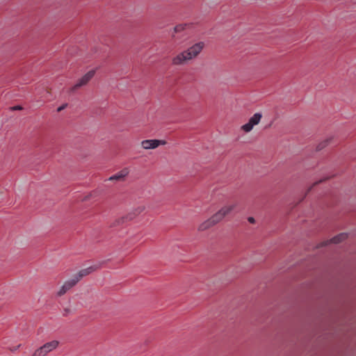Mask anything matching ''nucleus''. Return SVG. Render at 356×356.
Here are the masks:
<instances>
[{
	"label": "nucleus",
	"mask_w": 356,
	"mask_h": 356,
	"mask_svg": "<svg viewBox=\"0 0 356 356\" xmlns=\"http://www.w3.org/2000/svg\"><path fill=\"white\" fill-rule=\"evenodd\" d=\"M204 47V43L203 42L195 43L189 47L187 50L182 51L175 58H173L172 63L174 65H181L184 62L192 59L201 52Z\"/></svg>",
	"instance_id": "nucleus-1"
},
{
	"label": "nucleus",
	"mask_w": 356,
	"mask_h": 356,
	"mask_svg": "<svg viewBox=\"0 0 356 356\" xmlns=\"http://www.w3.org/2000/svg\"><path fill=\"white\" fill-rule=\"evenodd\" d=\"M235 208L234 204L222 207L218 211L214 213L210 218L202 222L198 227V230L204 231L209 227L215 225L223 219L225 216L229 214Z\"/></svg>",
	"instance_id": "nucleus-2"
},
{
	"label": "nucleus",
	"mask_w": 356,
	"mask_h": 356,
	"mask_svg": "<svg viewBox=\"0 0 356 356\" xmlns=\"http://www.w3.org/2000/svg\"><path fill=\"white\" fill-rule=\"evenodd\" d=\"M59 345V341L53 340L44 343L43 346L38 348L32 356H45L48 353L56 349Z\"/></svg>",
	"instance_id": "nucleus-3"
},
{
	"label": "nucleus",
	"mask_w": 356,
	"mask_h": 356,
	"mask_svg": "<svg viewBox=\"0 0 356 356\" xmlns=\"http://www.w3.org/2000/svg\"><path fill=\"white\" fill-rule=\"evenodd\" d=\"M144 207H138L133 212H131L126 216H122L115 220L113 223L112 226H118L123 225L125 222L132 220L134 219L138 215H139L144 210Z\"/></svg>",
	"instance_id": "nucleus-4"
},
{
	"label": "nucleus",
	"mask_w": 356,
	"mask_h": 356,
	"mask_svg": "<svg viewBox=\"0 0 356 356\" xmlns=\"http://www.w3.org/2000/svg\"><path fill=\"white\" fill-rule=\"evenodd\" d=\"M262 118L261 113H254L249 120V121L241 127V129L245 132H250L254 127L257 125Z\"/></svg>",
	"instance_id": "nucleus-5"
},
{
	"label": "nucleus",
	"mask_w": 356,
	"mask_h": 356,
	"mask_svg": "<svg viewBox=\"0 0 356 356\" xmlns=\"http://www.w3.org/2000/svg\"><path fill=\"white\" fill-rule=\"evenodd\" d=\"M167 142L164 140H144L142 141V146L145 149H152L158 147L159 145H164Z\"/></svg>",
	"instance_id": "nucleus-6"
},
{
	"label": "nucleus",
	"mask_w": 356,
	"mask_h": 356,
	"mask_svg": "<svg viewBox=\"0 0 356 356\" xmlns=\"http://www.w3.org/2000/svg\"><path fill=\"white\" fill-rule=\"evenodd\" d=\"M95 70H91L88 71L81 79H79L77 83L72 88V90H76L78 88H80L82 86L87 84L89 82V81L95 76Z\"/></svg>",
	"instance_id": "nucleus-7"
},
{
	"label": "nucleus",
	"mask_w": 356,
	"mask_h": 356,
	"mask_svg": "<svg viewBox=\"0 0 356 356\" xmlns=\"http://www.w3.org/2000/svg\"><path fill=\"white\" fill-rule=\"evenodd\" d=\"M348 238V234L346 232H342L337 234L336 236L331 238L329 241H325L322 243V246L326 245L329 243L339 244L343 241H346Z\"/></svg>",
	"instance_id": "nucleus-8"
},
{
	"label": "nucleus",
	"mask_w": 356,
	"mask_h": 356,
	"mask_svg": "<svg viewBox=\"0 0 356 356\" xmlns=\"http://www.w3.org/2000/svg\"><path fill=\"white\" fill-rule=\"evenodd\" d=\"M98 268H99V266H95V265L89 266L88 268L81 270L77 273V275L76 276V277H79V280H80L84 276H86V275L90 274L91 273L95 271Z\"/></svg>",
	"instance_id": "nucleus-9"
},
{
	"label": "nucleus",
	"mask_w": 356,
	"mask_h": 356,
	"mask_svg": "<svg viewBox=\"0 0 356 356\" xmlns=\"http://www.w3.org/2000/svg\"><path fill=\"white\" fill-rule=\"evenodd\" d=\"M128 174V171L127 169H123L121 171L118 172L115 175L111 176L109 178V180H121Z\"/></svg>",
	"instance_id": "nucleus-10"
},
{
	"label": "nucleus",
	"mask_w": 356,
	"mask_h": 356,
	"mask_svg": "<svg viewBox=\"0 0 356 356\" xmlns=\"http://www.w3.org/2000/svg\"><path fill=\"white\" fill-rule=\"evenodd\" d=\"M332 140V138H328L323 140L320 143H318V145L316 146V151L319 152V151L322 150L323 149H324L325 147H327L328 145V144L330 143V141Z\"/></svg>",
	"instance_id": "nucleus-11"
},
{
	"label": "nucleus",
	"mask_w": 356,
	"mask_h": 356,
	"mask_svg": "<svg viewBox=\"0 0 356 356\" xmlns=\"http://www.w3.org/2000/svg\"><path fill=\"white\" fill-rule=\"evenodd\" d=\"M79 277H76V276H75L74 277L69 280H67L64 284L65 286H67V287L69 289V290L73 287L74 286H75L76 284V283L79 282Z\"/></svg>",
	"instance_id": "nucleus-12"
},
{
	"label": "nucleus",
	"mask_w": 356,
	"mask_h": 356,
	"mask_svg": "<svg viewBox=\"0 0 356 356\" xmlns=\"http://www.w3.org/2000/svg\"><path fill=\"white\" fill-rule=\"evenodd\" d=\"M187 26L186 24H177L176 25L175 27H174V31L175 33H179V32H181L183 30H184L185 27Z\"/></svg>",
	"instance_id": "nucleus-13"
},
{
	"label": "nucleus",
	"mask_w": 356,
	"mask_h": 356,
	"mask_svg": "<svg viewBox=\"0 0 356 356\" xmlns=\"http://www.w3.org/2000/svg\"><path fill=\"white\" fill-rule=\"evenodd\" d=\"M69 290V289L67 287V286H65V284H63L60 290L57 292V296H63L67 291Z\"/></svg>",
	"instance_id": "nucleus-14"
},
{
	"label": "nucleus",
	"mask_w": 356,
	"mask_h": 356,
	"mask_svg": "<svg viewBox=\"0 0 356 356\" xmlns=\"http://www.w3.org/2000/svg\"><path fill=\"white\" fill-rule=\"evenodd\" d=\"M10 108L12 111H21L23 109L22 106L21 105H16V106H12Z\"/></svg>",
	"instance_id": "nucleus-15"
},
{
	"label": "nucleus",
	"mask_w": 356,
	"mask_h": 356,
	"mask_svg": "<svg viewBox=\"0 0 356 356\" xmlns=\"http://www.w3.org/2000/svg\"><path fill=\"white\" fill-rule=\"evenodd\" d=\"M67 106V104H63L57 108V112H60Z\"/></svg>",
	"instance_id": "nucleus-16"
},
{
	"label": "nucleus",
	"mask_w": 356,
	"mask_h": 356,
	"mask_svg": "<svg viewBox=\"0 0 356 356\" xmlns=\"http://www.w3.org/2000/svg\"><path fill=\"white\" fill-rule=\"evenodd\" d=\"M21 346H22L21 344H19V345H17V346H16L11 347V348H10L9 349H10V350L11 352L14 353V352H15L17 350H18V349L21 347Z\"/></svg>",
	"instance_id": "nucleus-17"
},
{
	"label": "nucleus",
	"mask_w": 356,
	"mask_h": 356,
	"mask_svg": "<svg viewBox=\"0 0 356 356\" xmlns=\"http://www.w3.org/2000/svg\"><path fill=\"white\" fill-rule=\"evenodd\" d=\"M248 220L249 222H250L252 224L255 222V219L253 217H251V216L248 218Z\"/></svg>",
	"instance_id": "nucleus-18"
},
{
	"label": "nucleus",
	"mask_w": 356,
	"mask_h": 356,
	"mask_svg": "<svg viewBox=\"0 0 356 356\" xmlns=\"http://www.w3.org/2000/svg\"><path fill=\"white\" fill-rule=\"evenodd\" d=\"M70 309H67V308L65 309H64L63 316H67V314L70 313Z\"/></svg>",
	"instance_id": "nucleus-19"
},
{
	"label": "nucleus",
	"mask_w": 356,
	"mask_h": 356,
	"mask_svg": "<svg viewBox=\"0 0 356 356\" xmlns=\"http://www.w3.org/2000/svg\"><path fill=\"white\" fill-rule=\"evenodd\" d=\"M88 199H89V196H88V195H87V196H86V197H84L83 200H88Z\"/></svg>",
	"instance_id": "nucleus-20"
},
{
	"label": "nucleus",
	"mask_w": 356,
	"mask_h": 356,
	"mask_svg": "<svg viewBox=\"0 0 356 356\" xmlns=\"http://www.w3.org/2000/svg\"><path fill=\"white\" fill-rule=\"evenodd\" d=\"M323 181V180L321 179L319 181H316V182H315V184H315V185H316V184H318V183L322 182Z\"/></svg>",
	"instance_id": "nucleus-21"
},
{
	"label": "nucleus",
	"mask_w": 356,
	"mask_h": 356,
	"mask_svg": "<svg viewBox=\"0 0 356 356\" xmlns=\"http://www.w3.org/2000/svg\"><path fill=\"white\" fill-rule=\"evenodd\" d=\"M328 179V177H326L325 179H324V181H326Z\"/></svg>",
	"instance_id": "nucleus-22"
},
{
	"label": "nucleus",
	"mask_w": 356,
	"mask_h": 356,
	"mask_svg": "<svg viewBox=\"0 0 356 356\" xmlns=\"http://www.w3.org/2000/svg\"><path fill=\"white\" fill-rule=\"evenodd\" d=\"M328 179V177H326L325 179H324V181H326Z\"/></svg>",
	"instance_id": "nucleus-23"
},
{
	"label": "nucleus",
	"mask_w": 356,
	"mask_h": 356,
	"mask_svg": "<svg viewBox=\"0 0 356 356\" xmlns=\"http://www.w3.org/2000/svg\"><path fill=\"white\" fill-rule=\"evenodd\" d=\"M328 179V177H326L325 179H324V181H326Z\"/></svg>",
	"instance_id": "nucleus-24"
}]
</instances>
